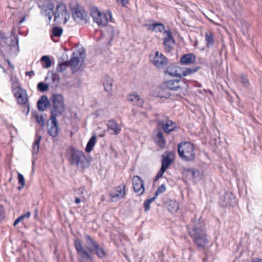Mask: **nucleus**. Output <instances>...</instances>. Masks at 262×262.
Segmentation results:
<instances>
[{"label": "nucleus", "instance_id": "a18cd8bd", "mask_svg": "<svg viewBox=\"0 0 262 262\" xmlns=\"http://www.w3.org/2000/svg\"><path fill=\"white\" fill-rule=\"evenodd\" d=\"M37 87L38 90L41 92L47 91L49 89L48 84L42 82H39L37 84Z\"/></svg>", "mask_w": 262, "mask_h": 262}, {"label": "nucleus", "instance_id": "774afa93", "mask_svg": "<svg viewBox=\"0 0 262 262\" xmlns=\"http://www.w3.org/2000/svg\"><path fill=\"white\" fill-rule=\"evenodd\" d=\"M25 19V17H23L22 19L19 21V23H22L24 21Z\"/></svg>", "mask_w": 262, "mask_h": 262}, {"label": "nucleus", "instance_id": "f257e3e1", "mask_svg": "<svg viewBox=\"0 0 262 262\" xmlns=\"http://www.w3.org/2000/svg\"><path fill=\"white\" fill-rule=\"evenodd\" d=\"M188 234L196 248L200 250H204L209 241L207 236L205 224L202 221L201 217L198 220L192 219L191 224L187 226Z\"/></svg>", "mask_w": 262, "mask_h": 262}, {"label": "nucleus", "instance_id": "2f4dec72", "mask_svg": "<svg viewBox=\"0 0 262 262\" xmlns=\"http://www.w3.org/2000/svg\"><path fill=\"white\" fill-rule=\"evenodd\" d=\"M206 45L207 48L212 47L214 43V39L213 38V34L210 31L205 33V35Z\"/></svg>", "mask_w": 262, "mask_h": 262}, {"label": "nucleus", "instance_id": "20e7f679", "mask_svg": "<svg viewBox=\"0 0 262 262\" xmlns=\"http://www.w3.org/2000/svg\"><path fill=\"white\" fill-rule=\"evenodd\" d=\"M200 69V67L199 66H194L192 68H181L171 64L167 67L165 70V73L172 77L181 78L182 77H185L195 73Z\"/></svg>", "mask_w": 262, "mask_h": 262}, {"label": "nucleus", "instance_id": "de8ad7c7", "mask_svg": "<svg viewBox=\"0 0 262 262\" xmlns=\"http://www.w3.org/2000/svg\"><path fill=\"white\" fill-rule=\"evenodd\" d=\"M75 247L76 250L80 256L82 255V245L79 239H75Z\"/></svg>", "mask_w": 262, "mask_h": 262}, {"label": "nucleus", "instance_id": "bf43d9fd", "mask_svg": "<svg viewBox=\"0 0 262 262\" xmlns=\"http://www.w3.org/2000/svg\"><path fill=\"white\" fill-rule=\"evenodd\" d=\"M251 262H262V258L255 257L251 260Z\"/></svg>", "mask_w": 262, "mask_h": 262}, {"label": "nucleus", "instance_id": "39448f33", "mask_svg": "<svg viewBox=\"0 0 262 262\" xmlns=\"http://www.w3.org/2000/svg\"><path fill=\"white\" fill-rule=\"evenodd\" d=\"M49 109L51 116L55 118L61 115L65 111L63 97L61 94H54L50 99Z\"/></svg>", "mask_w": 262, "mask_h": 262}, {"label": "nucleus", "instance_id": "0e129e2a", "mask_svg": "<svg viewBox=\"0 0 262 262\" xmlns=\"http://www.w3.org/2000/svg\"><path fill=\"white\" fill-rule=\"evenodd\" d=\"M7 62L8 64L12 67V68H14V67L11 64L10 61L9 59H7Z\"/></svg>", "mask_w": 262, "mask_h": 262}, {"label": "nucleus", "instance_id": "8fccbe9b", "mask_svg": "<svg viewBox=\"0 0 262 262\" xmlns=\"http://www.w3.org/2000/svg\"><path fill=\"white\" fill-rule=\"evenodd\" d=\"M166 170V169L161 167L160 170L158 171L154 179V181H157L159 179L161 178Z\"/></svg>", "mask_w": 262, "mask_h": 262}, {"label": "nucleus", "instance_id": "412c9836", "mask_svg": "<svg viewBox=\"0 0 262 262\" xmlns=\"http://www.w3.org/2000/svg\"><path fill=\"white\" fill-rule=\"evenodd\" d=\"M106 126L108 129L113 130L114 133L112 134L114 135H118L121 130V128L119 124L114 119H111L107 121Z\"/></svg>", "mask_w": 262, "mask_h": 262}, {"label": "nucleus", "instance_id": "a878e982", "mask_svg": "<svg viewBox=\"0 0 262 262\" xmlns=\"http://www.w3.org/2000/svg\"><path fill=\"white\" fill-rule=\"evenodd\" d=\"M196 57L192 53L185 54L182 55L180 59L182 64H189L193 63L195 61Z\"/></svg>", "mask_w": 262, "mask_h": 262}, {"label": "nucleus", "instance_id": "4be33fe9", "mask_svg": "<svg viewBox=\"0 0 262 262\" xmlns=\"http://www.w3.org/2000/svg\"><path fill=\"white\" fill-rule=\"evenodd\" d=\"M85 247L90 253H94V249L98 244L90 235L86 234L85 236Z\"/></svg>", "mask_w": 262, "mask_h": 262}, {"label": "nucleus", "instance_id": "4468645a", "mask_svg": "<svg viewBox=\"0 0 262 262\" xmlns=\"http://www.w3.org/2000/svg\"><path fill=\"white\" fill-rule=\"evenodd\" d=\"M152 63L158 68H163L167 66L168 59L162 53L156 51Z\"/></svg>", "mask_w": 262, "mask_h": 262}, {"label": "nucleus", "instance_id": "09e8293b", "mask_svg": "<svg viewBox=\"0 0 262 262\" xmlns=\"http://www.w3.org/2000/svg\"><path fill=\"white\" fill-rule=\"evenodd\" d=\"M35 119L36 122L39 124V125L41 127H43L45 125V120L43 119L42 116H39L38 115H36L35 116Z\"/></svg>", "mask_w": 262, "mask_h": 262}, {"label": "nucleus", "instance_id": "aec40b11", "mask_svg": "<svg viewBox=\"0 0 262 262\" xmlns=\"http://www.w3.org/2000/svg\"><path fill=\"white\" fill-rule=\"evenodd\" d=\"M144 27L147 28V30L151 31H155L156 32H162L164 31L165 30V26L161 23L158 22H154L152 24H145L144 25Z\"/></svg>", "mask_w": 262, "mask_h": 262}, {"label": "nucleus", "instance_id": "72a5a7b5", "mask_svg": "<svg viewBox=\"0 0 262 262\" xmlns=\"http://www.w3.org/2000/svg\"><path fill=\"white\" fill-rule=\"evenodd\" d=\"M8 38L12 39V40H7L5 43L10 47H16L17 48H18V39L17 37L15 36H10Z\"/></svg>", "mask_w": 262, "mask_h": 262}, {"label": "nucleus", "instance_id": "2eb2a0df", "mask_svg": "<svg viewBox=\"0 0 262 262\" xmlns=\"http://www.w3.org/2000/svg\"><path fill=\"white\" fill-rule=\"evenodd\" d=\"M125 185L115 187L114 190L110 193L112 201H116L123 198L125 194Z\"/></svg>", "mask_w": 262, "mask_h": 262}, {"label": "nucleus", "instance_id": "5fc2aeb1", "mask_svg": "<svg viewBox=\"0 0 262 262\" xmlns=\"http://www.w3.org/2000/svg\"><path fill=\"white\" fill-rule=\"evenodd\" d=\"M6 34L4 32H0V38L5 43L7 40H12V39L8 38Z\"/></svg>", "mask_w": 262, "mask_h": 262}, {"label": "nucleus", "instance_id": "603ef678", "mask_svg": "<svg viewBox=\"0 0 262 262\" xmlns=\"http://www.w3.org/2000/svg\"><path fill=\"white\" fill-rule=\"evenodd\" d=\"M18 183L22 185V187H24L25 185V180L23 174L20 173H18Z\"/></svg>", "mask_w": 262, "mask_h": 262}, {"label": "nucleus", "instance_id": "c85d7f7f", "mask_svg": "<svg viewBox=\"0 0 262 262\" xmlns=\"http://www.w3.org/2000/svg\"><path fill=\"white\" fill-rule=\"evenodd\" d=\"M97 256L100 258H103L106 256L107 252L104 246H100L99 244L94 249Z\"/></svg>", "mask_w": 262, "mask_h": 262}, {"label": "nucleus", "instance_id": "1a4fd4ad", "mask_svg": "<svg viewBox=\"0 0 262 262\" xmlns=\"http://www.w3.org/2000/svg\"><path fill=\"white\" fill-rule=\"evenodd\" d=\"M236 204L235 198L231 192H225L224 195L221 196L219 200L220 205L223 207L227 206L233 207Z\"/></svg>", "mask_w": 262, "mask_h": 262}, {"label": "nucleus", "instance_id": "338daca9", "mask_svg": "<svg viewBox=\"0 0 262 262\" xmlns=\"http://www.w3.org/2000/svg\"><path fill=\"white\" fill-rule=\"evenodd\" d=\"M37 213H38V210H37V209H36L35 210V212H34L35 217L37 216Z\"/></svg>", "mask_w": 262, "mask_h": 262}, {"label": "nucleus", "instance_id": "680f3d73", "mask_svg": "<svg viewBox=\"0 0 262 262\" xmlns=\"http://www.w3.org/2000/svg\"><path fill=\"white\" fill-rule=\"evenodd\" d=\"M81 202V199L79 198H75V202L76 203V204H79Z\"/></svg>", "mask_w": 262, "mask_h": 262}, {"label": "nucleus", "instance_id": "a211bd4d", "mask_svg": "<svg viewBox=\"0 0 262 262\" xmlns=\"http://www.w3.org/2000/svg\"><path fill=\"white\" fill-rule=\"evenodd\" d=\"M43 8L44 14L48 17L49 23H50L52 17L55 16L54 5L52 2H49L44 4Z\"/></svg>", "mask_w": 262, "mask_h": 262}, {"label": "nucleus", "instance_id": "e433bc0d", "mask_svg": "<svg viewBox=\"0 0 262 262\" xmlns=\"http://www.w3.org/2000/svg\"><path fill=\"white\" fill-rule=\"evenodd\" d=\"M48 74L49 75L51 74V79L52 82L55 85H57L60 82V77L59 75L56 73H54L53 71H49Z\"/></svg>", "mask_w": 262, "mask_h": 262}, {"label": "nucleus", "instance_id": "864d4df0", "mask_svg": "<svg viewBox=\"0 0 262 262\" xmlns=\"http://www.w3.org/2000/svg\"><path fill=\"white\" fill-rule=\"evenodd\" d=\"M158 96L160 98H168L170 96V94L169 93H167L165 92V91L163 90L161 92H160L158 93Z\"/></svg>", "mask_w": 262, "mask_h": 262}, {"label": "nucleus", "instance_id": "423d86ee", "mask_svg": "<svg viewBox=\"0 0 262 262\" xmlns=\"http://www.w3.org/2000/svg\"><path fill=\"white\" fill-rule=\"evenodd\" d=\"M12 92L18 104L22 106L23 113L28 115L30 111V105L27 91L20 86H16L13 89Z\"/></svg>", "mask_w": 262, "mask_h": 262}, {"label": "nucleus", "instance_id": "ddd939ff", "mask_svg": "<svg viewBox=\"0 0 262 262\" xmlns=\"http://www.w3.org/2000/svg\"><path fill=\"white\" fill-rule=\"evenodd\" d=\"M133 186L135 192L142 195L145 191L144 181L138 176H134L132 180Z\"/></svg>", "mask_w": 262, "mask_h": 262}, {"label": "nucleus", "instance_id": "3c124183", "mask_svg": "<svg viewBox=\"0 0 262 262\" xmlns=\"http://www.w3.org/2000/svg\"><path fill=\"white\" fill-rule=\"evenodd\" d=\"M91 164V160L88 159L83 153V168L88 167Z\"/></svg>", "mask_w": 262, "mask_h": 262}, {"label": "nucleus", "instance_id": "e2e57ef3", "mask_svg": "<svg viewBox=\"0 0 262 262\" xmlns=\"http://www.w3.org/2000/svg\"><path fill=\"white\" fill-rule=\"evenodd\" d=\"M82 15H83V19L84 18V17L86 16H87V14H86V12H85V11L83 9V14H82Z\"/></svg>", "mask_w": 262, "mask_h": 262}, {"label": "nucleus", "instance_id": "c03bdc74", "mask_svg": "<svg viewBox=\"0 0 262 262\" xmlns=\"http://www.w3.org/2000/svg\"><path fill=\"white\" fill-rule=\"evenodd\" d=\"M240 81L245 87H247L249 83V81L247 75L244 74H241L240 75Z\"/></svg>", "mask_w": 262, "mask_h": 262}, {"label": "nucleus", "instance_id": "393cba45", "mask_svg": "<svg viewBox=\"0 0 262 262\" xmlns=\"http://www.w3.org/2000/svg\"><path fill=\"white\" fill-rule=\"evenodd\" d=\"M37 107L40 111H44L50 103L47 96L43 95L37 101Z\"/></svg>", "mask_w": 262, "mask_h": 262}, {"label": "nucleus", "instance_id": "6e6d98bb", "mask_svg": "<svg viewBox=\"0 0 262 262\" xmlns=\"http://www.w3.org/2000/svg\"><path fill=\"white\" fill-rule=\"evenodd\" d=\"M5 217V211L3 206L0 204V222L2 221Z\"/></svg>", "mask_w": 262, "mask_h": 262}, {"label": "nucleus", "instance_id": "9b49d317", "mask_svg": "<svg viewBox=\"0 0 262 262\" xmlns=\"http://www.w3.org/2000/svg\"><path fill=\"white\" fill-rule=\"evenodd\" d=\"M68 160L72 165L78 166L80 163L82 152L74 147L71 146L68 151Z\"/></svg>", "mask_w": 262, "mask_h": 262}, {"label": "nucleus", "instance_id": "bb28decb", "mask_svg": "<svg viewBox=\"0 0 262 262\" xmlns=\"http://www.w3.org/2000/svg\"><path fill=\"white\" fill-rule=\"evenodd\" d=\"M113 79L107 75H105L104 81L103 85L104 86V90L110 95L111 94L113 90Z\"/></svg>", "mask_w": 262, "mask_h": 262}, {"label": "nucleus", "instance_id": "58836bf2", "mask_svg": "<svg viewBox=\"0 0 262 262\" xmlns=\"http://www.w3.org/2000/svg\"><path fill=\"white\" fill-rule=\"evenodd\" d=\"M107 29V31L110 36V41H108V44L110 45L111 42L114 39V38L116 34V31L112 26H108Z\"/></svg>", "mask_w": 262, "mask_h": 262}, {"label": "nucleus", "instance_id": "7ed1b4c3", "mask_svg": "<svg viewBox=\"0 0 262 262\" xmlns=\"http://www.w3.org/2000/svg\"><path fill=\"white\" fill-rule=\"evenodd\" d=\"M90 14L93 20L99 27L105 26L108 21L114 22L111 10H107L105 12H101L96 7L90 9Z\"/></svg>", "mask_w": 262, "mask_h": 262}, {"label": "nucleus", "instance_id": "6ab92c4d", "mask_svg": "<svg viewBox=\"0 0 262 262\" xmlns=\"http://www.w3.org/2000/svg\"><path fill=\"white\" fill-rule=\"evenodd\" d=\"M165 154V156L162 155V156L161 167L167 169L173 161V159L171 158V157L174 156V153L171 151H167Z\"/></svg>", "mask_w": 262, "mask_h": 262}, {"label": "nucleus", "instance_id": "052dcab7", "mask_svg": "<svg viewBox=\"0 0 262 262\" xmlns=\"http://www.w3.org/2000/svg\"><path fill=\"white\" fill-rule=\"evenodd\" d=\"M164 256V252H163V251H161L159 254V257L161 259V261L163 260L162 258H163Z\"/></svg>", "mask_w": 262, "mask_h": 262}, {"label": "nucleus", "instance_id": "c9c22d12", "mask_svg": "<svg viewBox=\"0 0 262 262\" xmlns=\"http://www.w3.org/2000/svg\"><path fill=\"white\" fill-rule=\"evenodd\" d=\"M68 62L67 61L63 62H58L57 66L56 71L58 73H62L64 72L67 67H69Z\"/></svg>", "mask_w": 262, "mask_h": 262}, {"label": "nucleus", "instance_id": "cd10ccee", "mask_svg": "<svg viewBox=\"0 0 262 262\" xmlns=\"http://www.w3.org/2000/svg\"><path fill=\"white\" fill-rule=\"evenodd\" d=\"M180 79H170L166 82V85L168 89L177 91L181 89L179 84Z\"/></svg>", "mask_w": 262, "mask_h": 262}, {"label": "nucleus", "instance_id": "f8f14e48", "mask_svg": "<svg viewBox=\"0 0 262 262\" xmlns=\"http://www.w3.org/2000/svg\"><path fill=\"white\" fill-rule=\"evenodd\" d=\"M70 8L72 12V15L74 20L77 23L82 21V12L80 10V6L76 1H72L70 4Z\"/></svg>", "mask_w": 262, "mask_h": 262}, {"label": "nucleus", "instance_id": "a19ab883", "mask_svg": "<svg viewBox=\"0 0 262 262\" xmlns=\"http://www.w3.org/2000/svg\"><path fill=\"white\" fill-rule=\"evenodd\" d=\"M31 215V212H27L26 213L19 216L14 222L13 226H16L17 224L21 222L25 218H29Z\"/></svg>", "mask_w": 262, "mask_h": 262}, {"label": "nucleus", "instance_id": "c756f323", "mask_svg": "<svg viewBox=\"0 0 262 262\" xmlns=\"http://www.w3.org/2000/svg\"><path fill=\"white\" fill-rule=\"evenodd\" d=\"M184 171L186 173L187 177L192 179L198 178L200 174L199 170L193 168L185 169Z\"/></svg>", "mask_w": 262, "mask_h": 262}, {"label": "nucleus", "instance_id": "f03ea898", "mask_svg": "<svg viewBox=\"0 0 262 262\" xmlns=\"http://www.w3.org/2000/svg\"><path fill=\"white\" fill-rule=\"evenodd\" d=\"M177 147L179 156L183 161L193 162L195 160V147L193 143L188 141H182L178 144Z\"/></svg>", "mask_w": 262, "mask_h": 262}, {"label": "nucleus", "instance_id": "5701e85b", "mask_svg": "<svg viewBox=\"0 0 262 262\" xmlns=\"http://www.w3.org/2000/svg\"><path fill=\"white\" fill-rule=\"evenodd\" d=\"M155 143L161 148L165 147L166 141L165 139L162 132H159L154 137Z\"/></svg>", "mask_w": 262, "mask_h": 262}, {"label": "nucleus", "instance_id": "f704fd0d", "mask_svg": "<svg viewBox=\"0 0 262 262\" xmlns=\"http://www.w3.org/2000/svg\"><path fill=\"white\" fill-rule=\"evenodd\" d=\"M41 138V136L36 135V138L32 146V154L33 155L37 154L38 152Z\"/></svg>", "mask_w": 262, "mask_h": 262}, {"label": "nucleus", "instance_id": "4c0bfd02", "mask_svg": "<svg viewBox=\"0 0 262 262\" xmlns=\"http://www.w3.org/2000/svg\"><path fill=\"white\" fill-rule=\"evenodd\" d=\"M62 32L63 30L61 27L58 26L54 27L52 29L51 37L52 38L53 36L56 37H60L61 35Z\"/></svg>", "mask_w": 262, "mask_h": 262}, {"label": "nucleus", "instance_id": "ea45409f", "mask_svg": "<svg viewBox=\"0 0 262 262\" xmlns=\"http://www.w3.org/2000/svg\"><path fill=\"white\" fill-rule=\"evenodd\" d=\"M83 262H93V256L83 249Z\"/></svg>", "mask_w": 262, "mask_h": 262}, {"label": "nucleus", "instance_id": "13d9d810", "mask_svg": "<svg viewBox=\"0 0 262 262\" xmlns=\"http://www.w3.org/2000/svg\"><path fill=\"white\" fill-rule=\"evenodd\" d=\"M26 75L27 76H29L30 77H31L35 75V73L33 71H31L29 72H26Z\"/></svg>", "mask_w": 262, "mask_h": 262}, {"label": "nucleus", "instance_id": "9d476101", "mask_svg": "<svg viewBox=\"0 0 262 262\" xmlns=\"http://www.w3.org/2000/svg\"><path fill=\"white\" fill-rule=\"evenodd\" d=\"M70 15L67 9L66 6L62 3H59L56 7V11L55 12L54 20L57 19H63L66 23L69 19Z\"/></svg>", "mask_w": 262, "mask_h": 262}, {"label": "nucleus", "instance_id": "79ce46f5", "mask_svg": "<svg viewBox=\"0 0 262 262\" xmlns=\"http://www.w3.org/2000/svg\"><path fill=\"white\" fill-rule=\"evenodd\" d=\"M40 61L45 63V66L43 67L45 68H49L51 66V60L47 55L42 56Z\"/></svg>", "mask_w": 262, "mask_h": 262}, {"label": "nucleus", "instance_id": "6e6552de", "mask_svg": "<svg viewBox=\"0 0 262 262\" xmlns=\"http://www.w3.org/2000/svg\"><path fill=\"white\" fill-rule=\"evenodd\" d=\"M163 33L166 34L167 35L163 38V45L165 51L170 53L173 49L176 41L170 29L165 30Z\"/></svg>", "mask_w": 262, "mask_h": 262}, {"label": "nucleus", "instance_id": "37998d69", "mask_svg": "<svg viewBox=\"0 0 262 262\" xmlns=\"http://www.w3.org/2000/svg\"><path fill=\"white\" fill-rule=\"evenodd\" d=\"M156 200L155 197L153 196L150 199L145 200L144 202V207L145 211H148L150 208V203Z\"/></svg>", "mask_w": 262, "mask_h": 262}, {"label": "nucleus", "instance_id": "4d7b16f0", "mask_svg": "<svg viewBox=\"0 0 262 262\" xmlns=\"http://www.w3.org/2000/svg\"><path fill=\"white\" fill-rule=\"evenodd\" d=\"M116 1L122 7H125L129 2V0H116Z\"/></svg>", "mask_w": 262, "mask_h": 262}, {"label": "nucleus", "instance_id": "b1692460", "mask_svg": "<svg viewBox=\"0 0 262 262\" xmlns=\"http://www.w3.org/2000/svg\"><path fill=\"white\" fill-rule=\"evenodd\" d=\"M128 100L133 102V104L134 105H136L140 107H143L144 101L137 93L130 94L128 96Z\"/></svg>", "mask_w": 262, "mask_h": 262}, {"label": "nucleus", "instance_id": "49530a36", "mask_svg": "<svg viewBox=\"0 0 262 262\" xmlns=\"http://www.w3.org/2000/svg\"><path fill=\"white\" fill-rule=\"evenodd\" d=\"M166 187L165 185L163 184L161 185L158 187L157 189L156 190L154 197H155V198L156 199L159 194L163 193L166 191Z\"/></svg>", "mask_w": 262, "mask_h": 262}, {"label": "nucleus", "instance_id": "0eeeda50", "mask_svg": "<svg viewBox=\"0 0 262 262\" xmlns=\"http://www.w3.org/2000/svg\"><path fill=\"white\" fill-rule=\"evenodd\" d=\"M157 122L159 125L162 126L163 130L166 134L175 131L177 127L176 123L169 119L167 116L165 117L164 120H157Z\"/></svg>", "mask_w": 262, "mask_h": 262}, {"label": "nucleus", "instance_id": "69168bd1", "mask_svg": "<svg viewBox=\"0 0 262 262\" xmlns=\"http://www.w3.org/2000/svg\"><path fill=\"white\" fill-rule=\"evenodd\" d=\"M0 55L2 56H4V53L2 50H0Z\"/></svg>", "mask_w": 262, "mask_h": 262}, {"label": "nucleus", "instance_id": "473e14b6", "mask_svg": "<svg viewBox=\"0 0 262 262\" xmlns=\"http://www.w3.org/2000/svg\"><path fill=\"white\" fill-rule=\"evenodd\" d=\"M96 140L97 138L95 135H93L91 137L88 142L87 143L85 148V151L86 152L89 153L93 150L95 145L96 144Z\"/></svg>", "mask_w": 262, "mask_h": 262}, {"label": "nucleus", "instance_id": "dca6fc26", "mask_svg": "<svg viewBox=\"0 0 262 262\" xmlns=\"http://www.w3.org/2000/svg\"><path fill=\"white\" fill-rule=\"evenodd\" d=\"M50 120L51 121V123L48 124V133L50 136L55 138L57 136L59 131L58 122L56 118L53 116H50Z\"/></svg>", "mask_w": 262, "mask_h": 262}, {"label": "nucleus", "instance_id": "f3484780", "mask_svg": "<svg viewBox=\"0 0 262 262\" xmlns=\"http://www.w3.org/2000/svg\"><path fill=\"white\" fill-rule=\"evenodd\" d=\"M69 66L72 69L73 73H75L80 69L81 63H80V57L76 55L75 53H73L71 59L67 61Z\"/></svg>", "mask_w": 262, "mask_h": 262}, {"label": "nucleus", "instance_id": "7c9ffc66", "mask_svg": "<svg viewBox=\"0 0 262 262\" xmlns=\"http://www.w3.org/2000/svg\"><path fill=\"white\" fill-rule=\"evenodd\" d=\"M167 204L168 211L171 213H175L179 209V204L175 200H170L167 202Z\"/></svg>", "mask_w": 262, "mask_h": 262}]
</instances>
